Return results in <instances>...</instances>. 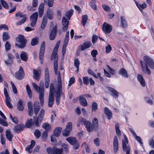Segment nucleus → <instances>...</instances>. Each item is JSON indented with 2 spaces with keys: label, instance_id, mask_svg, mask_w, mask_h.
Returning a JSON list of instances; mask_svg holds the SVG:
<instances>
[{
  "label": "nucleus",
  "instance_id": "1",
  "mask_svg": "<svg viewBox=\"0 0 154 154\" xmlns=\"http://www.w3.org/2000/svg\"><path fill=\"white\" fill-rule=\"evenodd\" d=\"M143 60L145 63L144 65L143 63V61L140 60V61L142 71L144 73L150 75L151 72L148 66L152 69H154V62L153 60L148 56H144L143 57Z\"/></svg>",
  "mask_w": 154,
  "mask_h": 154
},
{
  "label": "nucleus",
  "instance_id": "2",
  "mask_svg": "<svg viewBox=\"0 0 154 154\" xmlns=\"http://www.w3.org/2000/svg\"><path fill=\"white\" fill-rule=\"evenodd\" d=\"M79 122H81L87 128L88 131L91 132L94 130H97L98 127V121L96 118H94L92 121L93 125L91 123L88 121H86L85 119L81 118L79 120Z\"/></svg>",
  "mask_w": 154,
  "mask_h": 154
},
{
  "label": "nucleus",
  "instance_id": "3",
  "mask_svg": "<svg viewBox=\"0 0 154 154\" xmlns=\"http://www.w3.org/2000/svg\"><path fill=\"white\" fill-rule=\"evenodd\" d=\"M16 40L20 44L16 43L15 44L16 47H17L19 48L22 49L26 46L27 41L24 36L21 35H19L16 38Z\"/></svg>",
  "mask_w": 154,
  "mask_h": 154
},
{
  "label": "nucleus",
  "instance_id": "4",
  "mask_svg": "<svg viewBox=\"0 0 154 154\" xmlns=\"http://www.w3.org/2000/svg\"><path fill=\"white\" fill-rule=\"evenodd\" d=\"M44 85L43 81H41L39 88V99L42 106H43L44 103Z\"/></svg>",
  "mask_w": 154,
  "mask_h": 154
},
{
  "label": "nucleus",
  "instance_id": "5",
  "mask_svg": "<svg viewBox=\"0 0 154 154\" xmlns=\"http://www.w3.org/2000/svg\"><path fill=\"white\" fill-rule=\"evenodd\" d=\"M34 121L32 122V120L31 119L29 120L28 119L25 124V127L27 128H29L33 125L36 127L39 126L38 122V119L37 116L33 117Z\"/></svg>",
  "mask_w": 154,
  "mask_h": 154
},
{
  "label": "nucleus",
  "instance_id": "6",
  "mask_svg": "<svg viewBox=\"0 0 154 154\" xmlns=\"http://www.w3.org/2000/svg\"><path fill=\"white\" fill-rule=\"evenodd\" d=\"M66 140L70 144L73 146V147L74 149H77L79 148V143L75 137H70L66 138Z\"/></svg>",
  "mask_w": 154,
  "mask_h": 154
},
{
  "label": "nucleus",
  "instance_id": "7",
  "mask_svg": "<svg viewBox=\"0 0 154 154\" xmlns=\"http://www.w3.org/2000/svg\"><path fill=\"white\" fill-rule=\"evenodd\" d=\"M46 151L48 154H64L63 152V149L58 148L56 147L47 148Z\"/></svg>",
  "mask_w": 154,
  "mask_h": 154
},
{
  "label": "nucleus",
  "instance_id": "8",
  "mask_svg": "<svg viewBox=\"0 0 154 154\" xmlns=\"http://www.w3.org/2000/svg\"><path fill=\"white\" fill-rule=\"evenodd\" d=\"M57 32V26L56 25L52 29H50L49 32V38L51 40H53L55 38Z\"/></svg>",
  "mask_w": 154,
  "mask_h": 154
},
{
  "label": "nucleus",
  "instance_id": "9",
  "mask_svg": "<svg viewBox=\"0 0 154 154\" xmlns=\"http://www.w3.org/2000/svg\"><path fill=\"white\" fill-rule=\"evenodd\" d=\"M124 137L125 140H122L123 149L124 151H126V154H129L130 151V148L129 146H127L126 145L127 143H128L127 138L125 135H124Z\"/></svg>",
  "mask_w": 154,
  "mask_h": 154
},
{
  "label": "nucleus",
  "instance_id": "10",
  "mask_svg": "<svg viewBox=\"0 0 154 154\" xmlns=\"http://www.w3.org/2000/svg\"><path fill=\"white\" fill-rule=\"evenodd\" d=\"M38 16V14L37 12H34L30 16V26H31L34 27L36 24Z\"/></svg>",
  "mask_w": 154,
  "mask_h": 154
},
{
  "label": "nucleus",
  "instance_id": "11",
  "mask_svg": "<svg viewBox=\"0 0 154 154\" xmlns=\"http://www.w3.org/2000/svg\"><path fill=\"white\" fill-rule=\"evenodd\" d=\"M15 77L17 79L21 80L24 77V73L23 68L20 66L19 70L14 75Z\"/></svg>",
  "mask_w": 154,
  "mask_h": 154
},
{
  "label": "nucleus",
  "instance_id": "12",
  "mask_svg": "<svg viewBox=\"0 0 154 154\" xmlns=\"http://www.w3.org/2000/svg\"><path fill=\"white\" fill-rule=\"evenodd\" d=\"M45 43L43 42L41 46L40 52L39 54V57L40 61L41 63H43V57L45 50Z\"/></svg>",
  "mask_w": 154,
  "mask_h": 154
},
{
  "label": "nucleus",
  "instance_id": "13",
  "mask_svg": "<svg viewBox=\"0 0 154 154\" xmlns=\"http://www.w3.org/2000/svg\"><path fill=\"white\" fill-rule=\"evenodd\" d=\"M55 100L57 104H59L60 100V95H63L62 88H57L55 91Z\"/></svg>",
  "mask_w": 154,
  "mask_h": 154
},
{
  "label": "nucleus",
  "instance_id": "14",
  "mask_svg": "<svg viewBox=\"0 0 154 154\" xmlns=\"http://www.w3.org/2000/svg\"><path fill=\"white\" fill-rule=\"evenodd\" d=\"M102 30L105 33H109L112 29V27L110 24L104 23L102 28Z\"/></svg>",
  "mask_w": 154,
  "mask_h": 154
},
{
  "label": "nucleus",
  "instance_id": "15",
  "mask_svg": "<svg viewBox=\"0 0 154 154\" xmlns=\"http://www.w3.org/2000/svg\"><path fill=\"white\" fill-rule=\"evenodd\" d=\"M92 45V44L90 41H86L83 43L82 45H80L79 47L80 48L81 51H84L86 49L90 48Z\"/></svg>",
  "mask_w": 154,
  "mask_h": 154
},
{
  "label": "nucleus",
  "instance_id": "16",
  "mask_svg": "<svg viewBox=\"0 0 154 154\" xmlns=\"http://www.w3.org/2000/svg\"><path fill=\"white\" fill-rule=\"evenodd\" d=\"M69 21L66 20V18L63 17L62 19V28L64 31H66L68 27Z\"/></svg>",
  "mask_w": 154,
  "mask_h": 154
},
{
  "label": "nucleus",
  "instance_id": "17",
  "mask_svg": "<svg viewBox=\"0 0 154 154\" xmlns=\"http://www.w3.org/2000/svg\"><path fill=\"white\" fill-rule=\"evenodd\" d=\"M113 147L114 152L116 153L118 149V140L117 136H115L113 139Z\"/></svg>",
  "mask_w": 154,
  "mask_h": 154
},
{
  "label": "nucleus",
  "instance_id": "18",
  "mask_svg": "<svg viewBox=\"0 0 154 154\" xmlns=\"http://www.w3.org/2000/svg\"><path fill=\"white\" fill-rule=\"evenodd\" d=\"M33 106L34 113L35 114L37 115L40 109V107L39 105V102L38 101L35 102L33 104Z\"/></svg>",
  "mask_w": 154,
  "mask_h": 154
},
{
  "label": "nucleus",
  "instance_id": "19",
  "mask_svg": "<svg viewBox=\"0 0 154 154\" xmlns=\"http://www.w3.org/2000/svg\"><path fill=\"white\" fill-rule=\"evenodd\" d=\"M24 128L23 125L22 124H18L14 128V130L17 133H19L22 131Z\"/></svg>",
  "mask_w": 154,
  "mask_h": 154
},
{
  "label": "nucleus",
  "instance_id": "20",
  "mask_svg": "<svg viewBox=\"0 0 154 154\" xmlns=\"http://www.w3.org/2000/svg\"><path fill=\"white\" fill-rule=\"evenodd\" d=\"M54 100V95H49L48 106L49 107H52L53 106Z\"/></svg>",
  "mask_w": 154,
  "mask_h": 154
},
{
  "label": "nucleus",
  "instance_id": "21",
  "mask_svg": "<svg viewBox=\"0 0 154 154\" xmlns=\"http://www.w3.org/2000/svg\"><path fill=\"white\" fill-rule=\"evenodd\" d=\"M35 142L32 140L31 142V144L27 146L26 148V151H28L29 153L31 152L32 149L33 148L35 144Z\"/></svg>",
  "mask_w": 154,
  "mask_h": 154
},
{
  "label": "nucleus",
  "instance_id": "22",
  "mask_svg": "<svg viewBox=\"0 0 154 154\" xmlns=\"http://www.w3.org/2000/svg\"><path fill=\"white\" fill-rule=\"evenodd\" d=\"M108 89L111 93L112 95L115 98H117L118 97V93L115 89L109 87Z\"/></svg>",
  "mask_w": 154,
  "mask_h": 154
},
{
  "label": "nucleus",
  "instance_id": "23",
  "mask_svg": "<svg viewBox=\"0 0 154 154\" xmlns=\"http://www.w3.org/2000/svg\"><path fill=\"white\" fill-rule=\"evenodd\" d=\"M44 5L43 3H41L39 6L38 8L39 17H41L44 13Z\"/></svg>",
  "mask_w": 154,
  "mask_h": 154
},
{
  "label": "nucleus",
  "instance_id": "24",
  "mask_svg": "<svg viewBox=\"0 0 154 154\" xmlns=\"http://www.w3.org/2000/svg\"><path fill=\"white\" fill-rule=\"evenodd\" d=\"M104 112L108 116L109 119H110L112 116V113L107 107H105L104 109Z\"/></svg>",
  "mask_w": 154,
  "mask_h": 154
},
{
  "label": "nucleus",
  "instance_id": "25",
  "mask_svg": "<svg viewBox=\"0 0 154 154\" xmlns=\"http://www.w3.org/2000/svg\"><path fill=\"white\" fill-rule=\"evenodd\" d=\"M83 96H80L79 97V101L80 104L84 106H87L88 103L86 99L83 97Z\"/></svg>",
  "mask_w": 154,
  "mask_h": 154
},
{
  "label": "nucleus",
  "instance_id": "26",
  "mask_svg": "<svg viewBox=\"0 0 154 154\" xmlns=\"http://www.w3.org/2000/svg\"><path fill=\"white\" fill-rule=\"evenodd\" d=\"M21 59L24 61H26L28 60L27 54L26 52L22 51L20 54Z\"/></svg>",
  "mask_w": 154,
  "mask_h": 154
},
{
  "label": "nucleus",
  "instance_id": "27",
  "mask_svg": "<svg viewBox=\"0 0 154 154\" xmlns=\"http://www.w3.org/2000/svg\"><path fill=\"white\" fill-rule=\"evenodd\" d=\"M47 18L46 17L44 16L43 18L40 27L42 29H44L46 27L47 23Z\"/></svg>",
  "mask_w": 154,
  "mask_h": 154
},
{
  "label": "nucleus",
  "instance_id": "28",
  "mask_svg": "<svg viewBox=\"0 0 154 154\" xmlns=\"http://www.w3.org/2000/svg\"><path fill=\"white\" fill-rule=\"evenodd\" d=\"M62 128L61 127H57L55 128L54 132V134L56 137L59 136Z\"/></svg>",
  "mask_w": 154,
  "mask_h": 154
},
{
  "label": "nucleus",
  "instance_id": "29",
  "mask_svg": "<svg viewBox=\"0 0 154 154\" xmlns=\"http://www.w3.org/2000/svg\"><path fill=\"white\" fill-rule=\"evenodd\" d=\"M6 137L8 140L9 141H12L13 135L9 130H7L6 132Z\"/></svg>",
  "mask_w": 154,
  "mask_h": 154
},
{
  "label": "nucleus",
  "instance_id": "30",
  "mask_svg": "<svg viewBox=\"0 0 154 154\" xmlns=\"http://www.w3.org/2000/svg\"><path fill=\"white\" fill-rule=\"evenodd\" d=\"M33 77L36 80L38 81L39 79L40 76V73L34 69L33 71Z\"/></svg>",
  "mask_w": 154,
  "mask_h": 154
},
{
  "label": "nucleus",
  "instance_id": "31",
  "mask_svg": "<svg viewBox=\"0 0 154 154\" xmlns=\"http://www.w3.org/2000/svg\"><path fill=\"white\" fill-rule=\"evenodd\" d=\"M47 15L48 19L52 20L53 18V12L50 9H48L47 12Z\"/></svg>",
  "mask_w": 154,
  "mask_h": 154
},
{
  "label": "nucleus",
  "instance_id": "32",
  "mask_svg": "<svg viewBox=\"0 0 154 154\" xmlns=\"http://www.w3.org/2000/svg\"><path fill=\"white\" fill-rule=\"evenodd\" d=\"M138 81L140 82L141 85L143 86H145V83L144 80L143 79L142 75H139L137 77Z\"/></svg>",
  "mask_w": 154,
  "mask_h": 154
},
{
  "label": "nucleus",
  "instance_id": "33",
  "mask_svg": "<svg viewBox=\"0 0 154 154\" xmlns=\"http://www.w3.org/2000/svg\"><path fill=\"white\" fill-rule=\"evenodd\" d=\"M58 85L57 86V88H62V81L61 79L60 75V72H58Z\"/></svg>",
  "mask_w": 154,
  "mask_h": 154
},
{
  "label": "nucleus",
  "instance_id": "34",
  "mask_svg": "<svg viewBox=\"0 0 154 154\" xmlns=\"http://www.w3.org/2000/svg\"><path fill=\"white\" fill-rule=\"evenodd\" d=\"M119 73L123 76L126 78L128 77V75L125 69L123 68L119 70Z\"/></svg>",
  "mask_w": 154,
  "mask_h": 154
},
{
  "label": "nucleus",
  "instance_id": "35",
  "mask_svg": "<svg viewBox=\"0 0 154 154\" xmlns=\"http://www.w3.org/2000/svg\"><path fill=\"white\" fill-rule=\"evenodd\" d=\"M57 51H55L53 50L51 56V60H54V61L56 60V61L58 60V55L57 53Z\"/></svg>",
  "mask_w": 154,
  "mask_h": 154
},
{
  "label": "nucleus",
  "instance_id": "36",
  "mask_svg": "<svg viewBox=\"0 0 154 154\" xmlns=\"http://www.w3.org/2000/svg\"><path fill=\"white\" fill-rule=\"evenodd\" d=\"M88 19V16L87 15H85L82 16L81 23L83 26H85L86 25Z\"/></svg>",
  "mask_w": 154,
  "mask_h": 154
},
{
  "label": "nucleus",
  "instance_id": "37",
  "mask_svg": "<svg viewBox=\"0 0 154 154\" xmlns=\"http://www.w3.org/2000/svg\"><path fill=\"white\" fill-rule=\"evenodd\" d=\"M73 13L72 10H70L66 11L65 14V16L66 17L68 20H69L71 16L72 15Z\"/></svg>",
  "mask_w": 154,
  "mask_h": 154
},
{
  "label": "nucleus",
  "instance_id": "38",
  "mask_svg": "<svg viewBox=\"0 0 154 154\" xmlns=\"http://www.w3.org/2000/svg\"><path fill=\"white\" fill-rule=\"evenodd\" d=\"M26 88L29 97L30 98H31L32 97V92L28 84H27L26 85Z\"/></svg>",
  "mask_w": 154,
  "mask_h": 154
},
{
  "label": "nucleus",
  "instance_id": "39",
  "mask_svg": "<svg viewBox=\"0 0 154 154\" xmlns=\"http://www.w3.org/2000/svg\"><path fill=\"white\" fill-rule=\"evenodd\" d=\"M45 114V110L43 109H42L39 112L38 115V120L41 121L43 118Z\"/></svg>",
  "mask_w": 154,
  "mask_h": 154
},
{
  "label": "nucleus",
  "instance_id": "40",
  "mask_svg": "<svg viewBox=\"0 0 154 154\" xmlns=\"http://www.w3.org/2000/svg\"><path fill=\"white\" fill-rule=\"evenodd\" d=\"M17 108L20 111H22L24 109V107L23 106L21 101H19L17 104Z\"/></svg>",
  "mask_w": 154,
  "mask_h": 154
},
{
  "label": "nucleus",
  "instance_id": "41",
  "mask_svg": "<svg viewBox=\"0 0 154 154\" xmlns=\"http://www.w3.org/2000/svg\"><path fill=\"white\" fill-rule=\"evenodd\" d=\"M92 112H95L98 108V105L97 103L94 102H92Z\"/></svg>",
  "mask_w": 154,
  "mask_h": 154
},
{
  "label": "nucleus",
  "instance_id": "42",
  "mask_svg": "<svg viewBox=\"0 0 154 154\" xmlns=\"http://www.w3.org/2000/svg\"><path fill=\"white\" fill-rule=\"evenodd\" d=\"M121 23L122 26L123 27H126L127 26V23L126 22L125 20V18L123 17H121Z\"/></svg>",
  "mask_w": 154,
  "mask_h": 154
},
{
  "label": "nucleus",
  "instance_id": "43",
  "mask_svg": "<svg viewBox=\"0 0 154 154\" xmlns=\"http://www.w3.org/2000/svg\"><path fill=\"white\" fill-rule=\"evenodd\" d=\"M38 43V38L36 37L33 38L31 41V44L32 46L37 45Z\"/></svg>",
  "mask_w": 154,
  "mask_h": 154
},
{
  "label": "nucleus",
  "instance_id": "44",
  "mask_svg": "<svg viewBox=\"0 0 154 154\" xmlns=\"http://www.w3.org/2000/svg\"><path fill=\"white\" fill-rule=\"evenodd\" d=\"M10 38L8 32H4L3 33V40L4 42L6 41Z\"/></svg>",
  "mask_w": 154,
  "mask_h": 154
},
{
  "label": "nucleus",
  "instance_id": "45",
  "mask_svg": "<svg viewBox=\"0 0 154 154\" xmlns=\"http://www.w3.org/2000/svg\"><path fill=\"white\" fill-rule=\"evenodd\" d=\"M74 64L77 68V72H78L79 70V66L80 64V62L78 59L76 58L75 59Z\"/></svg>",
  "mask_w": 154,
  "mask_h": 154
},
{
  "label": "nucleus",
  "instance_id": "46",
  "mask_svg": "<svg viewBox=\"0 0 154 154\" xmlns=\"http://www.w3.org/2000/svg\"><path fill=\"white\" fill-rule=\"evenodd\" d=\"M48 136V131H44L42 133L41 137V139L45 141L47 140Z\"/></svg>",
  "mask_w": 154,
  "mask_h": 154
},
{
  "label": "nucleus",
  "instance_id": "47",
  "mask_svg": "<svg viewBox=\"0 0 154 154\" xmlns=\"http://www.w3.org/2000/svg\"><path fill=\"white\" fill-rule=\"evenodd\" d=\"M61 146L62 148L61 149H63V150H64L66 153H67L68 152L69 146L68 144L63 143L62 145Z\"/></svg>",
  "mask_w": 154,
  "mask_h": 154
},
{
  "label": "nucleus",
  "instance_id": "48",
  "mask_svg": "<svg viewBox=\"0 0 154 154\" xmlns=\"http://www.w3.org/2000/svg\"><path fill=\"white\" fill-rule=\"evenodd\" d=\"M42 127L43 128L47 130H50L51 128V126L47 123H43L42 125Z\"/></svg>",
  "mask_w": 154,
  "mask_h": 154
},
{
  "label": "nucleus",
  "instance_id": "49",
  "mask_svg": "<svg viewBox=\"0 0 154 154\" xmlns=\"http://www.w3.org/2000/svg\"><path fill=\"white\" fill-rule=\"evenodd\" d=\"M54 84L53 83L51 84L50 87V93L49 95H54Z\"/></svg>",
  "mask_w": 154,
  "mask_h": 154
},
{
  "label": "nucleus",
  "instance_id": "50",
  "mask_svg": "<svg viewBox=\"0 0 154 154\" xmlns=\"http://www.w3.org/2000/svg\"><path fill=\"white\" fill-rule=\"evenodd\" d=\"M82 79L84 83L86 85H88L89 83V78L88 76L83 77Z\"/></svg>",
  "mask_w": 154,
  "mask_h": 154
},
{
  "label": "nucleus",
  "instance_id": "51",
  "mask_svg": "<svg viewBox=\"0 0 154 154\" xmlns=\"http://www.w3.org/2000/svg\"><path fill=\"white\" fill-rule=\"evenodd\" d=\"M10 98H5V102L7 106L10 108H13V106L11 104L10 102Z\"/></svg>",
  "mask_w": 154,
  "mask_h": 154
},
{
  "label": "nucleus",
  "instance_id": "52",
  "mask_svg": "<svg viewBox=\"0 0 154 154\" xmlns=\"http://www.w3.org/2000/svg\"><path fill=\"white\" fill-rule=\"evenodd\" d=\"M0 2L3 7L6 9H8L9 8V6L8 3L4 0H1Z\"/></svg>",
  "mask_w": 154,
  "mask_h": 154
},
{
  "label": "nucleus",
  "instance_id": "53",
  "mask_svg": "<svg viewBox=\"0 0 154 154\" xmlns=\"http://www.w3.org/2000/svg\"><path fill=\"white\" fill-rule=\"evenodd\" d=\"M41 132L38 129H36L34 132V134L37 138H38L41 136Z\"/></svg>",
  "mask_w": 154,
  "mask_h": 154
},
{
  "label": "nucleus",
  "instance_id": "54",
  "mask_svg": "<svg viewBox=\"0 0 154 154\" xmlns=\"http://www.w3.org/2000/svg\"><path fill=\"white\" fill-rule=\"evenodd\" d=\"M70 131L68 129L66 128L65 130L63 131L62 134L63 136H67L69 135Z\"/></svg>",
  "mask_w": 154,
  "mask_h": 154
},
{
  "label": "nucleus",
  "instance_id": "55",
  "mask_svg": "<svg viewBox=\"0 0 154 154\" xmlns=\"http://www.w3.org/2000/svg\"><path fill=\"white\" fill-rule=\"evenodd\" d=\"M115 128L117 134L118 136H120L121 135V131L119 130V127L118 124H116L115 125Z\"/></svg>",
  "mask_w": 154,
  "mask_h": 154
},
{
  "label": "nucleus",
  "instance_id": "56",
  "mask_svg": "<svg viewBox=\"0 0 154 154\" xmlns=\"http://www.w3.org/2000/svg\"><path fill=\"white\" fill-rule=\"evenodd\" d=\"M11 45L8 42H7L5 44V48L6 51H7L10 49Z\"/></svg>",
  "mask_w": 154,
  "mask_h": 154
},
{
  "label": "nucleus",
  "instance_id": "57",
  "mask_svg": "<svg viewBox=\"0 0 154 154\" xmlns=\"http://www.w3.org/2000/svg\"><path fill=\"white\" fill-rule=\"evenodd\" d=\"M23 18L21 20L19 21L16 23L17 25H20L24 23L26 21V16L25 17H23Z\"/></svg>",
  "mask_w": 154,
  "mask_h": 154
},
{
  "label": "nucleus",
  "instance_id": "58",
  "mask_svg": "<svg viewBox=\"0 0 154 154\" xmlns=\"http://www.w3.org/2000/svg\"><path fill=\"white\" fill-rule=\"evenodd\" d=\"M137 7L140 10V11H141L143 9H144L146 8V5L145 3H144L142 5H138Z\"/></svg>",
  "mask_w": 154,
  "mask_h": 154
},
{
  "label": "nucleus",
  "instance_id": "59",
  "mask_svg": "<svg viewBox=\"0 0 154 154\" xmlns=\"http://www.w3.org/2000/svg\"><path fill=\"white\" fill-rule=\"evenodd\" d=\"M0 124L5 126H8V124L4 119L0 118Z\"/></svg>",
  "mask_w": 154,
  "mask_h": 154
},
{
  "label": "nucleus",
  "instance_id": "60",
  "mask_svg": "<svg viewBox=\"0 0 154 154\" xmlns=\"http://www.w3.org/2000/svg\"><path fill=\"white\" fill-rule=\"evenodd\" d=\"M45 77L46 79H49V70L48 68L45 69Z\"/></svg>",
  "mask_w": 154,
  "mask_h": 154
},
{
  "label": "nucleus",
  "instance_id": "61",
  "mask_svg": "<svg viewBox=\"0 0 154 154\" xmlns=\"http://www.w3.org/2000/svg\"><path fill=\"white\" fill-rule=\"evenodd\" d=\"M112 50V47L109 44L106 47V52L107 53H109Z\"/></svg>",
  "mask_w": 154,
  "mask_h": 154
},
{
  "label": "nucleus",
  "instance_id": "62",
  "mask_svg": "<svg viewBox=\"0 0 154 154\" xmlns=\"http://www.w3.org/2000/svg\"><path fill=\"white\" fill-rule=\"evenodd\" d=\"M75 82V79L74 77H72L70 78L69 83L68 84V86H70L72 84L74 83Z\"/></svg>",
  "mask_w": 154,
  "mask_h": 154
},
{
  "label": "nucleus",
  "instance_id": "63",
  "mask_svg": "<svg viewBox=\"0 0 154 154\" xmlns=\"http://www.w3.org/2000/svg\"><path fill=\"white\" fill-rule=\"evenodd\" d=\"M72 127V123L71 122H69L67 124L66 128L68 129L69 130L71 131Z\"/></svg>",
  "mask_w": 154,
  "mask_h": 154
},
{
  "label": "nucleus",
  "instance_id": "64",
  "mask_svg": "<svg viewBox=\"0 0 154 154\" xmlns=\"http://www.w3.org/2000/svg\"><path fill=\"white\" fill-rule=\"evenodd\" d=\"M15 16L17 17H20L21 18L25 17L26 15L23 14L21 12H19L15 14Z\"/></svg>",
  "mask_w": 154,
  "mask_h": 154
}]
</instances>
